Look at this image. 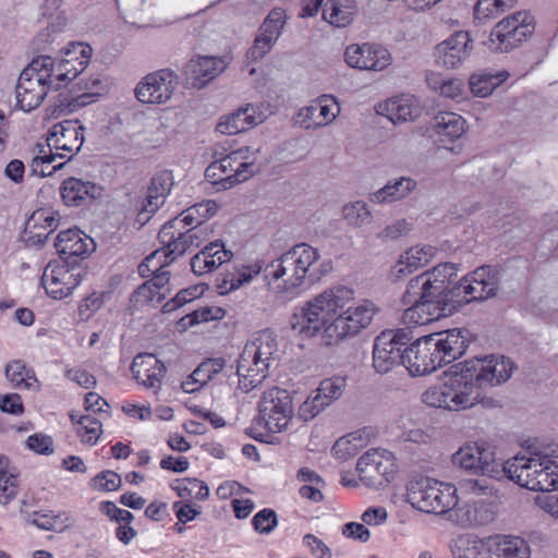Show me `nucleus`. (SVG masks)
I'll use <instances>...</instances> for the list:
<instances>
[{"label": "nucleus", "instance_id": "nucleus-1", "mask_svg": "<svg viewBox=\"0 0 558 558\" xmlns=\"http://www.w3.org/2000/svg\"><path fill=\"white\" fill-rule=\"evenodd\" d=\"M354 290L336 284L323 290L303 303L292 316V329L303 338L320 337L328 344H336L335 326L341 310L354 300Z\"/></svg>", "mask_w": 558, "mask_h": 558}, {"label": "nucleus", "instance_id": "nucleus-2", "mask_svg": "<svg viewBox=\"0 0 558 558\" xmlns=\"http://www.w3.org/2000/svg\"><path fill=\"white\" fill-rule=\"evenodd\" d=\"M320 254L317 248L300 243L282 253L264 268V278L271 291L295 296L299 290L320 279Z\"/></svg>", "mask_w": 558, "mask_h": 558}, {"label": "nucleus", "instance_id": "nucleus-3", "mask_svg": "<svg viewBox=\"0 0 558 558\" xmlns=\"http://www.w3.org/2000/svg\"><path fill=\"white\" fill-rule=\"evenodd\" d=\"M468 347L461 329L430 333L413 342L403 352V366L412 376L430 374L459 359Z\"/></svg>", "mask_w": 558, "mask_h": 558}, {"label": "nucleus", "instance_id": "nucleus-4", "mask_svg": "<svg viewBox=\"0 0 558 558\" xmlns=\"http://www.w3.org/2000/svg\"><path fill=\"white\" fill-rule=\"evenodd\" d=\"M278 355V341L274 331L265 329L254 333L238 361L239 388L247 393L258 387L268 377Z\"/></svg>", "mask_w": 558, "mask_h": 558}, {"label": "nucleus", "instance_id": "nucleus-5", "mask_svg": "<svg viewBox=\"0 0 558 558\" xmlns=\"http://www.w3.org/2000/svg\"><path fill=\"white\" fill-rule=\"evenodd\" d=\"M84 143V126L78 121L65 120L51 126L46 145H37V154L32 160V171L39 177L52 174L61 169L65 161L48 167L58 158L70 160Z\"/></svg>", "mask_w": 558, "mask_h": 558}, {"label": "nucleus", "instance_id": "nucleus-6", "mask_svg": "<svg viewBox=\"0 0 558 558\" xmlns=\"http://www.w3.org/2000/svg\"><path fill=\"white\" fill-rule=\"evenodd\" d=\"M456 368L441 385L429 387L423 392L422 401L426 405L460 411L482 401L483 391L470 368L465 363L457 365Z\"/></svg>", "mask_w": 558, "mask_h": 558}, {"label": "nucleus", "instance_id": "nucleus-7", "mask_svg": "<svg viewBox=\"0 0 558 558\" xmlns=\"http://www.w3.org/2000/svg\"><path fill=\"white\" fill-rule=\"evenodd\" d=\"M407 500L420 511L445 514L458 505L457 487L434 478L421 477L408 484Z\"/></svg>", "mask_w": 558, "mask_h": 558}, {"label": "nucleus", "instance_id": "nucleus-8", "mask_svg": "<svg viewBox=\"0 0 558 558\" xmlns=\"http://www.w3.org/2000/svg\"><path fill=\"white\" fill-rule=\"evenodd\" d=\"M49 62L47 59H34L20 74L15 86L16 106L23 111L39 107L50 88L47 81Z\"/></svg>", "mask_w": 558, "mask_h": 558}, {"label": "nucleus", "instance_id": "nucleus-9", "mask_svg": "<svg viewBox=\"0 0 558 558\" xmlns=\"http://www.w3.org/2000/svg\"><path fill=\"white\" fill-rule=\"evenodd\" d=\"M359 481L366 487L379 488L390 483L397 473L392 452L375 448L362 454L356 463Z\"/></svg>", "mask_w": 558, "mask_h": 558}, {"label": "nucleus", "instance_id": "nucleus-10", "mask_svg": "<svg viewBox=\"0 0 558 558\" xmlns=\"http://www.w3.org/2000/svg\"><path fill=\"white\" fill-rule=\"evenodd\" d=\"M497 281L489 267H480L464 276L451 288L454 312L461 306L475 301H484L494 296Z\"/></svg>", "mask_w": 558, "mask_h": 558}, {"label": "nucleus", "instance_id": "nucleus-11", "mask_svg": "<svg viewBox=\"0 0 558 558\" xmlns=\"http://www.w3.org/2000/svg\"><path fill=\"white\" fill-rule=\"evenodd\" d=\"M258 411L265 427L271 433H280L288 427L292 418V398L288 390L271 387L263 392Z\"/></svg>", "mask_w": 558, "mask_h": 558}, {"label": "nucleus", "instance_id": "nucleus-12", "mask_svg": "<svg viewBox=\"0 0 558 558\" xmlns=\"http://www.w3.org/2000/svg\"><path fill=\"white\" fill-rule=\"evenodd\" d=\"M411 340L404 329H387L374 341L373 367L379 374H387L400 363L403 365L404 347Z\"/></svg>", "mask_w": 558, "mask_h": 558}, {"label": "nucleus", "instance_id": "nucleus-13", "mask_svg": "<svg viewBox=\"0 0 558 558\" xmlns=\"http://www.w3.org/2000/svg\"><path fill=\"white\" fill-rule=\"evenodd\" d=\"M478 386L495 387L506 383L514 369L513 362L504 355H487L464 362Z\"/></svg>", "mask_w": 558, "mask_h": 558}, {"label": "nucleus", "instance_id": "nucleus-14", "mask_svg": "<svg viewBox=\"0 0 558 558\" xmlns=\"http://www.w3.org/2000/svg\"><path fill=\"white\" fill-rule=\"evenodd\" d=\"M377 313L376 305L368 300H363L354 306H348L340 311L335 326L336 344L340 341L360 333L368 327Z\"/></svg>", "mask_w": 558, "mask_h": 558}, {"label": "nucleus", "instance_id": "nucleus-15", "mask_svg": "<svg viewBox=\"0 0 558 558\" xmlns=\"http://www.w3.org/2000/svg\"><path fill=\"white\" fill-rule=\"evenodd\" d=\"M340 112L337 98L324 94L298 111L296 122L305 130H317L331 124Z\"/></svg>", "mask_w": 558, "mask_h": 558}, {"label": "nucleus", "instance_id": "nucleus-16", "mask_svg": "<svg viewBox=\"0 0 558 558\" xmlns=\"http://www.w3.org/2000/svg\"><path fill=\"white\" fill-rule=\"evenodd\" d=\"M178 76L168 69L147 74L136 86L137 99L144 104L168 101L177 87Z\"/></svg>", "mask_w": 558, "mask_h": 558}, {"label": "nucleus", "instance_id": "nucleus-17", "mask_svg": "<svg viewBox=\"0 0 558 558\" xmlns=\"http://www.w3.org/2000/svg\"><path fill=\"white\" fill-rule=\"evenodd\" d=\"M43 286L48 295L56 300L66 298L81 282V270L69 264L51 262L41 277Z\"/></svg>", "mask_w": 558, "mask_h": 558}, {"label": "nucleus", "instance_id": "nucleus-18", "mask_svg": "<svg viewBox=\"0 0 558 558\" xmlns=\"http://www.w3.org/2000/svg\"><path fill=\"white\" fill-rule=\"evenodd\" d=\"M525 489L550 492L558 489V463L548 456L525 457Z\"/></svg>", "mask_w": 558, "mask_h": 558}, {"label": "nucleus", "instance_id": "nucleus-19", "mask_svg": "<svg viewBox=\"0 0 558 558\" xmlns=\"http://www.w3.org/2000/svg\"><path fill=\"white\" fill-rule=\"evenodd\" d=\"M473 41L468 32L459 31L439 43L434 50L435 61L445 69H458L469 59Z\"/></svg>", "mask_w": 558, "mask_h": 558}, {"label": "nucleus", "instance_id": "nucleus-20", "mask_svg": "<svg viewBox=\"0 0 558 558\" xmlns=\"http://www.w3.org/2000/svg\"><path fill=\"white\" fill-rule=\"evenodd\" d=\"M344 57L349 66L359 70L384 71L392 63L391 53L385 47L374 44L350 45Z\"/></svg>", "mask_w": 558, "mask_h": 558}, {"label": "nucleus", "instance_id": "nucleus-21", "mask_svg": "<svg viewBox=\"0 0 558 558\" xmlns=\"http://www.w3.org/2000/svg\"><path fill=\"white\" fill-rule=\"evenodd\" d=\"M523 39V19L521 12H515L498 22L490 32L484 45L490 51L508 52L520 46Z\"/></svg>", "mask_w": 558, "mask_h": 558}, {"label": "nucleus", "instance_id": "nucleus-22", "mask_svg": "<svg viewBox=\"0 0 558 558\" xmlns=\"http://www.w3.org/2000/svg\"><path fill=\"white\" fill-rule=\"evenodd\" d=\"M193 227L185 230L186 227L172 228L173 236L169 241L162 238V228L159 231L158 239L162 245L170 247V253L181 256L185 252L199 247L204 242L208 241L214 229L208 225H192Z\"/></svg>", "mask_w": 558, "mask_h": 558}, {"label": "nucleus", "instance_id": "nucleus-23", "mask_svg": "<svg viewBox=\"0 0 558 558\" xmlns=\"http://www.w3.org/2000/svg\"><path fill=\"white\" fill-rule=\"evenodd\" d=\"M453 462L465 470L481 472L490 478H498L499 464L490 451L477 444L465 445L453 454Z\"/></svg>", "mask_w": 558, "mask_h": 558}, {"label": "nucleus", "instance_id": "nucleus-24", "mask_svg": "<svg viewBox=\"0 0 558 558\" xmlns=\"http://www.w3.org/2000/svg\"><path fill=\"white\" fill-rule=\"evenodd\" d=\"M266 114L259 106L247 104L219 119L216 130L223 135H235L262 124Z\"/></svg>", "mask_w": 558, "mask_h": 558}, {"label": "nucleus", "instance_id": "nucleus-25", "mask_svg": "<svg viewBox=\"0 0 558 558\" xmlns=\"http://www.w3.org/2000/svg\"><path fill=\"white\" fill-rule=\"evenodd\" d=\"M412 296L417 300L430 301L440 307L447 315L454 313V303L451 300V289L448 292L438 288L429 278L423 274L412 278L407 286L405 298Z\"/></svg>", "mask_w": 558, "mask_h": 558}, {"label": "nucleus", "instance_id": "nucleus-26", "mask_svg": "<svg viewBox=\"0 0 558 558\" xmlns=\"http://www.w3.org/2000/svg\"><path fill=\"white\" fill-rule=\"evenodd\" d=\"M54 246L66 264H75L77 257L84 258L95 250L94 240L78 229L61 231Z\"/></svg>", "mask_w": 558, "mask_h": 558}, {"label": "nucleus", "instance_id": "nucleus-27", "mask_svg": "<svg viewBox=\"0 0 558 558\" xmlns=\"http://www.w3.org/2000/svg\"><path fill=\"white\" fill-rule=\"evenodd\" d=\"M226 68L227 62L222 58L199 56L186 63L184 75L192 87L201 89L222 73Z\"/></svg>", "mask_w": 558, "mask_h": 558}, {"label": "nucleus", "instance_id": "nucleus-28", "mask_svg": "<svg viewBox=\"0 0 558 558\" xmlns=\"http://www.w3.org/2000/svg\"><path fill=\"white\" fill-rule=\"evenodd\" d=\"M131 371L138 384L151 389L156 395L161 387L166 367L154 354L140 353L132 363Z\"/></svg>", "mask_w": 558, "mask_h": 558}, {"label": "nucleus", "instance_id": "nucleus-29", "mask_svg": "<svg viewBox=\"0 0 558 558\" xmlns=\"http://www.w3.org/2000/svg\"><path fill=\"white\" fill-rule=\"evenodd\" d=\"M218 208V204L213 199H206L202 203L194 204L162 226V238H166V241H169L171 236H173V233H170L173 232L171 229L175 227L206 225L205 221L215 216Z\"/></svg>", "mask_w": 558, "mask_h": 558}, {"label": "nucleus", "instance_id": "nucleus-30", "mask_svg": "<svg viewBox=\"0 0 558 558\" xmlns=\"http://www.w3.org/2000/svg\"><path fill=\"white\" fill-rule=\"evenodd\" d=\"M59 226V214L51 208L35 210L25 225L26 242L40 246Z\"/></svg>", "mask_w": 558, "mask_h": 558}, {"label": "nucleus", "instance_id": "nucleus-31", "mask_svg": "<svg viewBox=\"0 0 558 558\" xmlns=\"http://www.w3.org/2000/svg\"><path fill=\"white\" fill-rule=\"evenodd\" d=\"M172 186L173 178L168 171L158 172L151 178L147 195L138 213L140 221L146 222L149 220L150 216L163 204Z\"/></svg>", "mask_w": 558, "mask_h": 558}, {"label": "nucleus", "instance_id": "nucleus-32", "mask_svg": "<svg viewBox=\"0 0 558 558\" xmlns=\"http://www.w3.org/2000/svg\"><path fill=\"white\" fill-rule=\"evenodd\" d=\"M206 179L219 190H228L233 185L247 180V174L238 169L231 154L211 162L206 171Z\"/></svg>", "mask_w": 558, "mask_h": 558}, {"label": "nucleus", "instance_id": "nucleus-33", "mask_svg": "<svg viewBox=\"0 0 558 558\" xmlns=\"http://www.w3.org/2000/svg\"><path fill=\"white\" fill-rule=\"evenodd\" d=\"M233 253L219 241L207 244L191 259V268L197 276H203L218 269L222 264L230 262Z\"/></svg>", "mask_w": 558, "mask_h": 558}, {"label": "nucleus", "instance_id": "nucleus-34", "mask_svg": "<svg viewBox=\"0 0 558 558\" xmlns=\"http://www.w3.org/2000/svg\"><path fill=\"white\" fill-rule=\"evenodd\" d=\"M60 194L66 206H82L88 199L101 197L102 187L94 182L71 177L62 182Z\"/></svg>", "mask_w": 558, "mask_h": 558}, {"label": "nucleus", "instance_id": "nucleus-35", "mask_svg": "<svg viewBox=\"0 0 558 558\" xmlns=\"http://www.w3.org/2000/svg\"><path fill=\"white\" fill-rule=\"evenodd\" d=\"M378 112L386 116L392 123L413 121L422 114L416 97L401 95L379 105Z\"/></svg>", "mask_w": 558, "mask_h": 558}, {"label": "nucleus", "instance_id": "nucleus-36", "mask_svg": "<svg viewBox=\"0 0 558 558\" xmlns=\"http://www.w3.org/2000/svg\"><path fill=\"white\" fill-rule=\"evenodd\" d=\"M437 254V248L429 244L414 245L400 255L392 268L395 278L405 277L430 263Z\"/></svg>", "mask_w": 558, "mask_h": 558}, {"label": "nucleus", "instance_id": "nucleus-37", "mask_svg": "<svg viewBox=\"0 0 558 558\" xmlns=\"http://www.w3.org/2000/svg\"><path fill=\"white\" fill-rule=\"evenodd\" d=\"M402 302L410 305L402 315V320L407 325H427L441 317L448 316L444 310L430 303V301L417 300L416 298L408 296L405 293L402 296Z\"/></svg>", "mask_w": 558, "mask_h": 558}, {"label": "nucleus", "instance_id": "nucleus-38", "mask_svg": "<svg viewBox=\"0 0 558 558\" xmlns=\"http://www.w3.org/2000/svg\"><path fill=\"white\" fill-rule=\"evenodd\" d=\"M90 59V47L83 44H72L64 54L57 59L61 73L69 84L81 74L87 66Z\"/></svg>", "mask_w": 558, "mask_h": 558}, {"label": "nucleus", "instance_id": "nucleus-39", "mask_svg": "<svg viewBox=\"0 0 558 558\" xmlns=\"http://www.w3.org/2000/svg\"><path fill=\"white\" fill-rule=\"evenodd\" d=\"M417 187V182L410 177L390 180L381 189L368 194L367 199L374 205H384L408 197Z\"/></svg>", "mask_w": 558, "mask_h": 558}, {"label": "nucleus", "instance_id": "nucleus-40", "mask_svg": "<svg viewBox=\"0 0 558 558\" xmlns=\"http://www.w3.org/2000/svg\"><path fill=\"white\" fill-rule=\"evenodd\" d=\"M451 558H487L486 537L473 533H460L449 541Z\"/></svg>", "mask_w": 558, "mask_h": 558}, {"label": "nucleus", "instance_id": "nucleus-41", "mask_svg": "<svg viewBox=\"0 0 558 558\" xmlns=\"http://www.w3.org/2000/svg\"><path fill=\"white\" fill-rule=\"evenodd\" d=\"M432 128L439 141L452 143L466 132L468 123L456 112L441 111L435 116Z\"/></svg>", "mask_w": 558, "mask_h": 558}, {"label": "nucleus", "instance_id": "nucleus-42", "mask_svg": "<svg viewBox=\"0 0 558 558\" xmlns=\"http://www.w3.org/2000/svg\"><path fill=\"white\" fill-rule=\"evenodd\" d=\"M226 361L221 357L207 359L201 363L194 372L182 383V389L186 393L199 390L225 368Z\"/></svg>", "mask_w": 558, "mask_h": 558}, {"label": "nucleus", "instance_id": "nucleus-43", "mask_svg": "<svg viewBox=\"0 0 558 558\" xmlns=\"http://www.w3.org/2000/svg\"><path fill=\"white\" fill-rule=\"evenodd\" d=\"M509 72L506 70L490 72L482 70L473 73L469 78V85L472 94L476 97H487L493 92L506 82L509 77Z\"/></svg>", "mask_w": 558, "mask_h": 558}, {"label": "nucleus", "instance_id": "nucleus-44", "mask_svg": "<svg viewBox=\"0 0 558 558\" xmlns=\"http://www.w3.org/2000/svg\"><path fill=\"white\" fill-rule=\"evenodd\" d=\"M523 541L507 535H492L486 537L487 558H523L521 549Z\"/></svg>", "mask_w": 558, "mask_h": 558}, {"label": "nucleus", "instance_id": "nucleus-45", "mask_svg": "<svg viewBox=\"0 0 558 558\" xmlns=\"http://www.w3.org/2000/svg\"><path fill=\"white\" fill-rule=\"evenodd\" d=\"M354 13V0H328L323 10V17L336 27H345L352 22Z\"/></svg>", "mask_w": 558, "mask_h": 558}, {"label": "nucleus", "instance_id": "nucleus-46", "mask_svg": "<svg viewBox=\"0 0 558 558\" xmlns=\"http://www.w3.org/2000/svg\"><path fill=\"white\" fill-rule=\"evenodd\" d=\"M29 522L39 530L63 533L73 524V518L68 512L35 511L31 515Z\"/></svg>", "mask_w": 558, "mask_h": 558}, {"label": "nucleus", "instance_id": "nucleus-47", "mask_svg": "<svg viewBox=\"0 0 558 558\" xmlns=\"http://www.w3.org/2000/svg\"><path fill=\"white\" fill-rule=\"evenodd\" d=\"M426 83L430 89L438 93L440 96L460 101L464 98L465 86L462 80L452 77L444 78L440 74L428 73Z\"/></svg>", "mask_w": 558, "mask_h": 558}, {"label": "nucleus", "instance_id": "nucleus-48", "mask_svg": "<svg viewBox=\"0 0 558 558\" xmlns=\"http://www.w3.org/2000/svg\"><path fill=\"white\" fill-rule=\"evenodd\" d=\"M178 257V255L170 253V247L162 245L161 248L155 250L140 264L138 274L143 278L150 277L154 272L166 270L165 268Z\"/></svg>", "mask_w": 558, "mask_h": 558}, {"label": "nucleus", "instance_id": "nucleus-49", "mask_svg": "<svg viewBox=\"0 0 558 558\" xmlns=\"http://www.w3.org/2000/svg\"><path fill=\"white\" fill-rule=\"evenodd\" d=\"M341 215L347 223L354 228L371 225L374 220L373 213L364 201L347 203L342 207Z\"/></svg>", "mask_w": 558, "mask_h": 558}, {"label": "nucleus", "instance_id": "nucleus-50", "mask_svg": "<svg viewBox=\"0 0 558 558\" xmlns=\"http://www.w3.org/2000/svg\"><path fill=\"white\" fill-rule=\"evenodd\" d=\"M5 377L19 389H29L36 383L34 373L22 361H11L8 363Z\"/></svg>", "mask_w": 558, "mask_h": 558}, {"label": "nucleus", "instance_id": "nucleus-51", "mask_svg": "<svg viewBox=\"0 0 558 558\" xmlns=\"http://www.w3.org/2000/svg\"><path fill=\"white\" fill-rule=\"evenodd\" d=\"M438 286V288L448 292L452 287L451 283L458 276V267L453 263H441L433 267L430 270L422 272Z\"/></svg>", "mask_w": 558, "mask_h": 558}, {"label": "nucleus", "instance_id": "nucleus-52", "mask_svg": "<svg viewBox=\"0 0 558 558\" xmlns=\"http://www.w3.org/2000/svg\"><path fill=\"white\" fill-rule=\"evenodd\" d=\"M345 379L343 377H331L320 381L318 388L313 391L323 401V404L329 407L333 401L338 400L345 388Z\"/></svg>", "mask_w": 558, "mask_h": 558}, {"label": "nucleus", "instance_id": "nucleus-53", "mask_svg": "<svg viewBox=\"0 0 558 558\" xmlns=\"http://www.w3.org/2000/svg\"><path fill=\"white\" fill-rule=\"evenodd\" d=\"M286 23V11L281 8H275L268 13L266 19L262 23L258 33L274 39L275 41H278L282 34V29Z\"/></svg>", "mask_w": 558, "mask_h": 558}, {"label": "nucleus", "instance_id": "nucleus-54", "mask_svg": "<svg viewBox=\"0 0 558 558\" xmlns=\"http://www.w3.org/2000/svg\"><path fill=\"white\" fill-rule=\"evenodd\" d=\"M172 488L178 493L181 498H196L204 500L209 495L208 486L196 478H184L177 481Z\"/></svg>", "mask_w": 558, "mask_h": 558}, {"label": "nucleus", "instance_id": "nucleus-55", "mask_svg": "<svg viewBox=\"0 0 558 558\" xmlns=\"http://www.w3.org/2000/svg\"><path fill=\"white\" fill-rule=\"evenodd\" d=\"M412 229L413 223L410 220L399 218L380 229L377 232L376 238L383 243H389L407 236Z\"/></svg>", "mask_w": 558, "mask_h": 558}, {"label": "nucleus", "instance_id": "nucleus-56", "mask_svg": "<svg viewBox=\"0 0 558 558\" xmlns=\"http://www.w3.org/2000/svg\"><path fill=\"white\" fill-rule=\"evenodd\" d=\"M77 434L82 442L95 445L101 434V423L93 415H83L76 422Z\"/></svg>", "mask_w": 558, "mask_h": 558}, {"label": "nucleus", "instance_id": "nucleus-57", "mask_svg": "<svg viewBox=\"0 0 558 558\" xmlns=\"http://www.w3.org/2000/svg\"><path fill=\"white\" fill-rule=\"evenodd\" d=\"M525 53H531V48L536 46V56L532 58V61L538 63L543 61L548 50V38L537 37L533 43L531 38H527L529 34H532L535 29L533 16L525 12Z\"/></svg>", "mask_w": 558, "mask_h": 558}, {"label": "nucleus", "instance_id": "nucleus-58", "mask_svg": "<svg viewBox=\"0 0 558 558\" xmlns=\"http://www.w3.org/2000/svg\"><path fill=\"white\" fill-rule=\"evenodd\" d=\"M236 162L238 169L242 171V173L247 174V179L253 177L256 172L257 168L255 162L257 160L259 148H251L248 146L241 147L236 150L230 153Z\"/></svg>", "mask_w": 558, "mask_h": 558}, {"label": "nucleus", "instance_id": "nucleus-59", "mask_svg": "<svg viewBox=\"0 0 558 558\" xmlns=\"http://www.w3.org/2000/svg\"><path fill=\"white\" fill-rule=\"evenodd\" d=\"M223 310L220 307L204 306L192 311L180 319L183 327H191L196 324L207 323L214 319L222 318Z\"/></svg>", "mask_w": 558, "mask_h": 558}, {"label": "nucleus", "instance_id": "nucleus-60", "mask_svg": "<svg viewBox=\"0 0 558 558\" xmlns=\"http://www.w3.org/2000/svg\"><path fill=\"white\" fill-rule=\"evenodd\" d=\"M476 509L472 501L465 502L463 506L453 507L448 513L449 519L463 527L477 526L476 523Z\"/></svg>", "mask_w": 558, "mask_h": 558}, {"label": "nucleus", "instance_id": "nucleus-61", "mask_svg": "<svg viewBox=\"0 0 558 558\" xmlns=\"http://www.w3.org/2000/svg\"><path fill=\"white\" fill-rule=\"evenodd\" d=\"M460 489L463 493L475 496H495V488L490 485L489 481L485 477L482 478H468L460 483Z\"/></svg>", "mask_w": 558, "mask_h": 558}, {"label": "nucleus", "instance_id": "nucleus-62", "mask_svg": "<svg viewBox=\"0 0 558 558\" xmlns=\"http://www.w3.org/2000/svg\"><path fill=\"white\" fill-rule=\"evenodd\" d=\"M357 437L350 434L339 438L332 446V454L340 460H348L359 452V446L355 444Z\"/></svg>", "mask_w": 558, "mask_h": 558}, {"label": "nucleus", "instance_id": "nucleus-63", "mask_svg": "<svg viewBox=\"0 0 558 558\" xmlns=\"http://www.w3.org/2000/svg\"><path fill=\"white\" fill-rule=\"evenodd\" d=\"M253 527L262 534H269L278 524L277 514L272 509H263L252 520Z\"/></svg>", "mask_w": 558, "mask_h": 558}, {"label": "nucleus", "instance_id": "nucleus-64", "mask_svg": "<svg viewBox=\"0 0 558 558\" xmlns=\"http://www.w3.org/2000/svg\"><path fill=\"white\" fill-rule=\"evenodd\" d=\"M121 483L120 475L113 471H104L92 478V487L97 490H117Z\"/></svg>", "mask_w": 558, "mask_h": 558}]
</instances>
